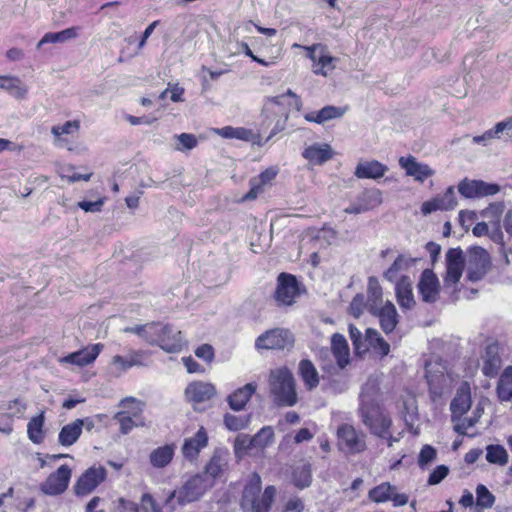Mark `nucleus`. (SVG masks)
<instances>
[{
  "instance_id": "8fccbe9b",
  "label": "nucleus",
  "mask_w": 512,
  "mask_h": 512,
  "mask_svg": "<svg viewBox=\"0 0 512 512\" xmlns=\"http://www.w3.org/2000/svg\"><path fill=\"white\" fill-rule=\"evenodd\" d=\"M495 496L488 490V488L479 484L476 487V505L481 508H491L494 505Z\"/></svg>"
},
{
  "instance_id": "774afa93",
  "label": "nucleus",
  "mask_w": 512,
  "mask_h": 512,
  "mask_svg": "<svg viewBox=\"0 0 512 512\" xmlns=\"http://www.w3.org/2000/svg\"><path fill=\"white\" fill-rule=\"evenodd\" d=\"M141 506L145 511H148V508L152 512H162L160 507L157 505L156 501L154 500L153 496L150 493H144L141 496Z\"/></svg>"
},
{
  "instance_id": "5701e85b",
  "label": "nucleus",
  "mask_w": 512,
  "mask_h": 512,
  "mask_svg": "<svg viewBox=\"0 0 512 512\" xmlns=\"http://www.w3.org/2000/svg\"><path fill=\"white\" fill-rule=\"evenodd\" d=\"M482 372L485 376L493 378L495 377L501 367V357L499 354V347L497 344H489L482 355Z\"/></svg>"
},
{
  "instance_id": "0eeeda50",
  "label": "nucleus",
  "mask_w": 512,
  "mask_h": 512,
  "mask_svg": "<svg viewBox=\"0 0 512 512\" xmlns=\"http://www.w3.org/2000/svg\"><path fill=\"white\" fill-rule=\"evenodd\" d=\"M157 328H160V331L153 336L150 345H157L167 353H178L182 350L185 342L181 331L174 329L171 325H162L161 323H157Z\"/></svg>"
},
{
  "instance_id": "1a4fd4ad",
  "label": "nucleus",
  "mask_w": 512,
  "mask_h": 512,
  "mask_svg": "<svg viewBox=\"0 0 512 512\" xmlns=\"http://www.w3.org/2000/svg\"><path fill=\"white\" fill-rule=\"evenodd\" d=\"M71 476V468L63 464L40 484V491L49 496L61 495L67 490Z\"/></svg>"
},
{
  "instance_id": "a211bd4d",
  "label": "nucleus",
  "mask_w": 512,
  "mask_h": 512,
  "mask_svg": "<svg viewBox=\"0 0 512 512\" xmlns=\"http://www.w3.org/2000/svg\"><path fill=\"white\" fill-rule=\"evenodd\" d=\"M457 206L454 187L450 186L442 195H438L429 201H425L421 206V212L424 215L431 214L437 210H453Z\"/></svg>"
},
{
  "instance_id": "603ef678",
  "label": "nucleus",
  "mask_w": 512,
  "mask_h": 512,
  "mask_svg": "<svg viewBox=\"0 0 512 512\" xmlns=\"http://www.w3.org/2000/svg\"><path fill=\"white\" fill-rule=\"evenodd\" d=\"M336 60H337V58L329 55L328 51L323 52L318 57V61H317L316 65L319 67L314 69V73L318 74V75H322V76H327V69L328 70L334 69L335 66L333 63Z\"/></svg>"
},
{
  "instance_id": "423d86ee",
  "label": "nucleus",
  "mask_w": 512,
  "mask_h": 512,
  "mask_svg": "<svg viewBox=\"0 0 512 512\" xmlns=\"http://www.w3.org/2000/svg\"><path fill=\"white\" fill-rule=\"evenodd\" d=\"M300 295V285L297 278L288 273H280L274 299L278 306H291Z\"/></svg>"
},
{
  "instance_id": "20e7f679",
  "label": "nucleus",
  "mask_w": 512,
  "mask_h": 512,
  "mask_svg": "<svg viewBox=\"0 0 512 512\" xmlns=\"http://www.w3.org/2000/svg\"><path fill=\"white\" fill-rule=\"evenodd\" d=\"M212 487L213 481L204 474L197 473L191 476L179 487V505L184 506L198 501Z\"/></svg>"
},
{
  "instance_id": "c85d7f7f",
  "label": "nucleus",
  "mask_w": 512,
  "mask_h": 512,
  "mask_svg": "<svg viewBox=\"0 0 512 512\" xmlns=\"http://www.w3.org/2000/svg\"><path fill=\"white\" fill-rule=\"evenodd\" d=\"M346 110L347 109L343 107L327 105L317 112L306 113L304 118L308 122L323 124L329 120L341 118L345 114Z\"/></svg>"
},
{
  "instance_id": "f03ea898",
  "label": "nucleus",
  "mask_w": 512,
  "mask_h": 512,
  "mask_svg": "<svg viewBox=\"0 0 512 512\" xmlns=\"http://www.w3.org/2000/svg\"><path fill=\"white\" fill-rule=\"evenodd\" d=\"M337 447L346 455H357L367 449L366 434L358 431L353 425L343 423L336 431Z\"/></svg>"
},
{
  "instance_id": "c756f323",
  "label": "nucleus",
  "mask_w": 512,
  "mask_h": 512,
  "mask_svg": "<svg viewBox=\"0 0 512 512\" xmlns=\"http://www.w3.org/2000/svg\"><path fill=\"white\" fill-rule=\"evenodd\" d=\"M421 258L419 257H409L405 254H400L394 260L392 265L384 272V278L389 282H395L398 280V273L401 271H406L410 267L414 266Z\"/></svg>"
},
{
  "instance_id": "e2e57ef3",
  "label": "nucleus",
  "mask_w": 512,
  "mask_h": 512,
  "mask_svg": "<svg viewBox=\"0 0 512 512\" xmlns=\"http://www.w3.org/2000/svg\"><path fill=\"white\" fill-rule=\"evenodd\" d=\"M368 296L373 298V305H376V302L382 299V288L378 280L373 276L368 279Z\"/></svg>"
},
{
  "instance_id": "39448f33",
  "label": "nucleus",
  "mask_w": 512,
  "mask_h": 512,
  "mask_svg": "<svg viewBox=\"0 0 512 512\" xmlns=\"http://www.w3.org/2000/svg\"><path fill=\"white\" fill-rule=\"evenodd\" d=\"M491 266L490 256L487 251L479 246L468 250L466 278L476 282L484 278Z\"/></svg>"
},
{
  "instance_id": "864d4df0",
  "label": "nucleus",
  "mask_w": 512,
  "mask_h": 512,
  "mask_svg": "<svg viewBox=\"0 0 512 512\" xmlns=\"http://www.w3.org/2000/svg\"><path fill=\"white\" fill-rule=\"evenodd\" d=\"M80 128V124L77 120L67 121L62 125H54L51 128V133L59 138L61 135L72 134L77 132Z\"/></svg>"
},
{
  "instance_id": "bf43d9fd",
  "label": "nucleus",
  "mask_w": 512,
  "mask_h": 512,
  "mask_svg": "<svg viewBox=\"0 0 512 512\" xmlns=\"http://www.w3.org/2000/svg\"><path fill=\"white\" fill-rule=\"evenodd\" d=\"M477 422V417H461L454 422V431L459 435H466L467 429L475 426Z\"/></svg>"
},
{
  "instance_id": "dca6fc26",
  "label": "nucleus",
  "mask_w": 512,
  "mask_h": 512,
  "mask_svg": "<svg viewBox=\"0 0 512 512\" xmlns=\"http://www.w3.org/2000/svg\"><path fill=\"white\" fill-rule=\"evenodd\" d=\"M368 310L372 315L379 318L381 329L385 334L391 333L398 324L396 307L390 301H387L380 308H378L377 305L370 304Z\"/></svg>"
},
{
  "instance_id": "9d476101",
  "label": "nucleus",
  "mask_w": 512,
  "mask_h": 512,
  "mask_svg": "<svg viewBox=\"0 0 512 512\" xmlns=\"http://www.w3.org/2000/svg\"><path fill=\"white\" fill-rule=\"evenodd\" d=\"M107 471L103 466H92L85 470L74 485L76 496L83 497L92 493L106 479Z\"/></svg>"
},
{
  "instance_id": "7c9ffc66",
  "label": "nucleus",
  "mask_w": 512,
  "mask_h": 512,
  "mask_svg": "<svg viewBox=\"0 0 512 512\" xmlns=\"http://www.w3.org/2000/svg\"><path fill=\"white\" fill-rule=\"evenodd\" d=\"M331 349L338 366L342 369L345 368L350 362V354L347 340L342 334H333L331 338Z\"/></svg>"
},
{
  "instance_id": "f3484780",
  "label": "nucleus",
  "mask_w": 512,
  "mask_h": 512,
  "mask_svg": "<svg viewBox=\"0 0 512 512\" xmlns=\"http://www.w3.org/2000/svg\"><path fill=\"white\" fill-rule=\"evenodd\" d=\"M103 349V344L97 343L88 345L78 351L72 352L60 359L61 363L71 364L78 367H84L91 363H93L101 350Z\"/></svg>"
},
{
  "instance_id": "2eb2a0df",
  "label": "nucleus",
  "mask_w": 512,
  "mask_h": 512,
  "mask_svg": "<svg viewBox=\"0 0 512 512\" xmlns=\"http://www.w3.org/2000/svg\"><path fill=\"white\" fill-rule=\"evenodd\" d=\"M417 288L424 302L435 303L438 300L440 283L436 274L432 270L425 269L421 273Z\"/></svg>"
},
{
  "instance_id": "6e6552de",
  "label": "nucleus",
  "mask_w": 512,
  "mask_h": 512,
  "mask_svg": "<svg viewBox=\"0 0 512 512\" xmlns=\"http://www.w3.org/2000/svg\"><path fill=\"white\" fill-rule=\"evenodd\" d=\"M358 414L369 432L376 437H379L392 427L391 417L383 411L381 406L363 409Z\"/></svg>"
},
{
  "instance_id": "3c124183",
  "label": "nucleus",
  "mask_w": 512,
  "mask_h": 512,
  "mask_svg": "<svg viewBox=\"0 0 512 512\" xmlns=\"http://www.w3.org/2000/svg\"><path fill=\"white\" fill-rule=\"evenodd\" d=\"M504 203L503 202H494L491 203L488 207L481 211V216L483 218L490 219L492 225L500 224V217L504 211Z\"/></svg>"
},
{
  "instance_id": "2f4dec72",
  "label": "nucleus",
  "mask_w": 512,
  "mask_h": 512,
  "mask_svg": "<svg viewBox=\"0 0 512 512\" xmlns=\"http://www.w3.org/2000/svg\"><path fill=\"white\" fill-rule=\"evenodd\" d=\"M80 29V27L74 26L59 32H48L44 34L41 40L37 43L36 48L41 49L45 44L64 43L71 39H75L78 37Z\"/></svg>"
},
{
  "instance_id": "aec40b11",
  "label": "nucleus",
  "mask_w": 512,
  "mask_h": 512,
  "mask_svg": "<svg viewBox=\"0 0 512 512\" xmlns=\"http://www.w3.org/2000/svg\"><path fill=\"white\" fill-rule=\"evenodd\" d=\"M185 395L191 402L203 403L216 395V388L211 383L194 381L186 387Z\"/></svg>"
},
{
  "instance_id": "473e14b6",
  "label": "nucleus",
  "mask_w": 512,
  "mask_h": 512,
  "mask_svg": "<svg viewBox=\"0 0 512 512\" xmlns=\"http://www.w3.org/2000/svg\"><path fill=\"white\" fill-rule=\"evenodd\" d=\"M227 466V457L221 451H215L211 456L210 460L204 467V471L201 474H204L208 479L215 483V479L219 477L224 468Z\"/></svg>"
},
{
  "instance_id": "4468645a",
  "label": "nucleus",
  "mask_w": 512,
  "mask_h": 512,
  "mask_svg": "<svg viewBox=\"0 0 512 512\" xmlns=\"http://www.w3.org/2000/svg\"><path fill=\"white\" fill-rule=\"evenodd\" d=\"M471 387L467 381H464L458 387L454 398L450 403L451 421L463 417L471 408Z\"/></svg>"
},
{
  "instance_id": "58836bf2",
  "label": "nucleus",
  "mask_w": 512,
  "mask_h": 512,
  "mask_svg": "<svg viewBox=\"0 0 512 512\" xmlns=\"http://www.w3.org/2000/svg\"><path fill=\"white\" fill-rule=\"evenodd\" d=\"M215 133L226 139H239L254 142V133L251 129L244 127L225 126L214 129Z\"/></svg>"
},
{
  "instance_id": "6ab92c4d",
  "label": "nucleus",
  "mask_w": 512,
  "mask_h": 512,
  "mask_svg": "<svg viewBox=\"0 0 512 512\" xmlns=\"http://www.w3.org/2000/svg\"><path fill=\"white\" fill-rule=\"evenodd\" d=\"M208 445V436L204 427L196 432L193 437L187 438L182 446V454L190 462L195 461L200 451Z\"/></svg>"
},
{
  "instance_id": "f257e3e1",
  "label": "nucleus",
  "mask_w": 512,
  "mask_h": 512,
  "mask_svg": "<svg viewBox=\"0 0 512 512\" xmlns=\"http://www.w3.org/2000/svg\"><path fill=\"white\" fill-rule=\"evenodd\" d=\"M270 394L278 406H294L297 402L294 377L287 367L274 369L269 376Z\"/></svg>"
},
{
  "instance_id": "4c0bfd02",
  "label": "nucleus",
  "mask_w": 512,
  "mask_h": 512,
  "mask_svg": "<svg viewBox=\"0 0 512 512\" xmlns=\"http://www.w3.org/2000/svg\"><path fill=\"white\" fill-rule=\"evenodd\" d=\"M114 419L120 424L122 434H128L134 427L144 425L140 412H134L133 415H130L129 412L120 411L115 414Z\"/></svg>"
},
{
  "instance_id": "412c9836",
  "label": "nucleus",
  "mask_w": 512,
  "mask_h": 512,
  "mask_svg": "<svg viewBox=\"0 0 512 512\" xmlns=\"http://www.w3.org/2000/svg\"><path fill=\"white\" fill-rule=\"evenodd\" d=\"M399 165L406 171L408 176L416 181L424 182L434 174V171L426 164L419 163L414 156L400 157Z\"/></svg>"
},
{
  "instance_id": "e433bc0d",
  "label": "nucleus",
  "mask_w": 512,
  "mask_h": 512,
  "mask_svg": "<svg viewBox=\"0 0 512 512\" xmlns=\"http://www.w3.org/2000/svg\"><path fill=\"white\" fill-rule=\"evenodd\" d=\"M146 353L144 351H132L127 356L115 355L112 358V364L119 367L121 371H127L133 366H143V359Z\"/></svg>"
},
{
  "instance_id": "c9c22d12",
  "label": "nucleus",
  "mask_w": 512,
  "mask_h": 512,
  "mask_svg": "<svg viewBox=\"0 0 512 512\" xmlns=\"http://www.w3.org/2000/svg\"><path fill=\"white\" fill-rule=\"evenodd\" d=\"M78 424L82 423L74 420L62 427L58 434V442L61 446L69 447L77 442L82 434L81 427Z\"/></svg>"
},
{
  "instance_id": "a18cd8bd",
  "label": "nucleus",
  "mask_w": 512,
  "mask_h": 512,
  "mask_svg": "<svg viewBox=\"0 0 512 512\" xmlns=\"http://www.w3.org/2000/svg\"><path fill=\"white\" fill-rule=\"evenodd\" d=\"M486 460L491 464L504 466L508 463V453L499 444H491L486 447Z\"/></svg>"
},
{
  "instance_id": "69168bd1",
  "label": "nucleus",
  "mask_w": 512,
  "mask_h": 512,
  "mask_svg": "<svg viewBox=\"0 0 512 512\" xmlns=\"http://www.w3.org/2000/svg\"><path fill=\"white\" fill-rule=\"evenodd\" d=\"M276 175L277 170L273 167H270L261 172L258 178H253L252 180H255L256 183L260 184L261 188H263V186L270 183L276 177Z\"/></svg>"
},
{
  "instance_id": "72a5a7b5",
  "label": "nucleus",
  "mask_w": 512,
  "mask_h": 512,
  "mask_svg": "<svg viewBox=\"0 0 512 512\" xmlns=\"http://www.w3.org/2000/svg\"><path fill=\"white\" fill-rule=\"evenodd\" d=\"M496 393L500 401L512 402V366L506 367L501 374Z\"/></svg>"
},
{
  "instance_id": "13d9d810",
  "label": "nucleus",
  "mask_w": 512,
  "mask_h": 512,
  "mask_svg": "<svg viewBox=\"0 0 512 512\" xmlns=\"http://www.w3.org/2000/svg\"><path fill=\"white\" fill-rule=\"evenodd\" d=\"M494 134L498 135V139L504 136L506 139L512 138V116L498 122L494 126Z\"/></svg>"
},
{
  "instance_id": "4d7b16f0",
  "label": "nucleus",
  "mask_w": 512,
  "mask_h": 512,
  "mask_svg": "<svg viewBox=\"0 0 512 512\" xmlns=\"http://www.w3.org/2000/svg\"><path fill=\"white\" fill-rule=\"evenodd\" d=\"M274 437V431L272 427L265 426L253 437L256 446H267Z\"/></svg>"
},
{
  "instance_id": "052dcab7",
  "label": "nucleus",
  "mask_w": 512,
  "mask_h": 512,
  "mask_svg": "<svg viewBox=\"0 0 512 512\" xmlns=\"http://www.w3.org/2000/svg\"><path fill=\"white\" fill-rule=\"evenodd\" d=\"M176 138L181 144V147H177V150L179 151L191 150L195 148L198 144L197 138L193 134L182 133L180 135H176Z\"/></svg>"
},
{
  "instance_id": "338daca9",
  "label": "nucleus",
  "mask_w": 512,
  "mask_h": 512,
  "mask_svg": "<svg viewBox=\"0 0 512 512\" xmlns=\"http://www.w3.org/2000/svg\"><path fill=\"white\" fill-rule=\"evenodd\" d=\"M195 355L206 362H211L214 359V349L210 344H202L195 350Z\"/></svg>"
},
{
  "instance_id": "5fc2aeb1",
  "label": "nucleus",
  "mask_w": 512,
  "mask_h": 512,
  "mask_svg": "<svg viewBox=\"0 0 512 512\" xmlns=\"http://www.w3.org/2000/svg\"><path fill=\"white\" fill-rule=\"evenodd\" d=\"M437 452L431 445H424L418 456V464L420 468H425L429 463L436 459Z\"/></svg>"
},
{
  "instance_id": "7ed1b4c3",
  "label": "nucleus",
  "mask_w": 512,
  "mask_h": 512,
  "mask_svg": "<svg viewBox=\"0 0 512 512\" xmlns=\"http://www.w3.org/2000/svg\"><path fill=\"white\" fill-rule=\"evenodd\" d=\"M295 338L286 328H273L260 334L255 340L256 350H290L293 348Z\"/></svg>"
},
{
  "instance_id": "09e8293b",
  "label": "nucleus",
  "mask_w": 512,
  "mask_h": 512,
  "mask_svg": "<svg viewBox=\"0 0 512 512\" xmlns=\"http://www.w3.org/2000/svg\"><path fill=\"white\" fill-rule=\"evenodd\" d=\"M251 415L236 416L230 413L224 415V425L230 431H239L248 427Z\"/></svg>"
},
{
  "instance_id": "49530a36",
  "label": "nucleus",
  "mask_w": 512,
  "mask_h": 512,
  "mask_svg": "<svg viewBox=\"0 0 512 512\" xmlns=\"http://www.w3.org/2000/svg\"><path fill=\"white\" fill-rule=\"evenodd\" d=\"M157 323L158 322H151L143 325L127 327L124 329V331L127 333L136 334L143 338L148 344H151V341H153V336L156 335L157 331H160V328H157Z\"/></svg>"
},
{
  "instance_id": "ddd939ff",
  "label": "nucleus",
  "mask_w": 512,
  "mask_h": 512,
  "mask_svg": "<svg viewBox=\"0 0 512 512\" xmlns=\"http://www.w3.org/2000/svg\"><path fill=\"white\" fill-rule=\"evenodd\" d=\"M465 265L463 251L460 248H450L446 253V275L444 284L455 285L459 282Z\"/></svg>"
},
{
  "instance_id": "cd10ccee",
  "label": "nucleus",
  "mask_w": 512,
  "mask_h": 512,
  "mask_svg": "<svg viewBox=\"0 0 512 512\" xmlns=\"http://www.w3.org/2000/svg\"><path fill=\"white\" fill-rule=\"evenodd\" d=\"M379 386L375 380H368L362 387L360 393V405L358 412L363 409L379 407L378 403Z\"/></svg>"
},
{
  "instance_id": "393cba45",
  "label": "nucleus",
  "mask_w": 512,
  "mask_h": 512,
  "mask_svg": "<svg viewBox=\"0 0 512 512\" xmlns=\"http://www.w3.org/2000/svg\"><path fill=\"white\" fill-rule=\"evenodd\" d=\"M388 167L377 160L359 162L354 175L359 179H378L385 175Z\"/></svg>"
},
{
  "instance_id": "de8ad7c7",
  "label": "nucleus",
  "mask_w": 512,
  "mask_h": 512,
  "mask_svg": "<svg viewBox=\"0 0 512 512\" xmlns=\"http://www.w3.org/2000/svg\"><path fill=\"white\" fill-rule=\"evenodd\" d=\"M261 492V477L253 473L249 482L245 485L242 495L243 503H250L259 496Z\"/></svg>"
},
{
  "instance_id": "4be33fe9",
  "label": "nucleus",
  "mask_w": 512,
  "mask_h": 512,
  "mask_svg": "<svg viewBox=\"0 0 512 512\" xmlns=\"http://www.w3.org/2000/svg\"><path fill=\"white\" fill-rule=\"evenodd\" d=\"M256 390V383H247L243 387L237 388L231 394H229L226 398V401L232 410L242 411L245 409L246 404L250 401Z\"/></svg>"
},
{
  "instance_id": "bb28decb",
  "label": "nucleus",
  "mask_w": 512,
  "mask_h": 512,
  "mask_svg": "<svg viewBox=\"0 0 512 512\" xmlns=\"http://www.w3.org/2000/svg\"><path fill=\"white\" fill-rule=\"evenodd\" d=\"M302 156L314 165H321L333 157L329 144H313L304 149Z\"/></svg>"
},
{
  "instance_id": "ea45409f",
  "label": "nucleus",
  "mask_w": 512,
  "mask_h": 512,
  "mask_svg": "<svg viewBox=\"0 0 512 512\" xmlns=\"http://www.w3.org/2000/svg\"><path fill=\"white\" fill-rule=\"evenodd\" d=\"M275 495V486H267L261 497L258 496L256 500L249 503L251 505L252 512H269L274 502Z\"/></svg>"
},
{
  "instance_id": "37998d69",
  "label": "nucleus",
  "mask_w": 512,
  "mask_h": 512,
  "mask_svg": "<svg viewBox=\"0 0 512 512\" xmlns=\"http://www.w3.org/2000/svg\"><path fill=\"white\" fill-rule=\"evenodd\" d=\"M0 89L7 90L19 99L24 98L27 93V89L22 85L20 79L12 76L0 77Z\"/></svg>"
},
{
  "instance_id": "680f3d73",
  "label": "nucleus",
  "mask_w": 512,
  "mask_h": 512,
  "mask_svg": "<svg viewBox=\"0 0 512 512\" xmlns=\"http://www.w3.org/2000/svg\"><path fill=\"white\" fill-rule=\"evenodd\" d=\"M449 474V468L446 465H438L429 475L428 484L437 485Z\"/></svg>"
},
{
  "instance_id": "79ce46f5",
  "label": "nucleus",
  "mask_w": 512,
  "mask_h": 512,
  "mask_svg": "<svg viewBox=\"0 0 512 512\" xmlns=\"http://www.w3.org/2000/svg\"><path fill=\"white\" fill-rule=\"evenodd\" d=\"M396 490V487L391 485L389 482H383L373 487L369 491L368 497L372 502L385 503L390 501V498L393 496V492Z\"/></svg>"
},
{
  "instance_id": "0e129e2a",
  "label": "nucleus",
  "mask_w": 512,
  "mask_h": 512,
  "mask_svg": "<svg viewBox=\"0 0 512 512\" xmlns=\"http://www.w3.org/2000/svg\"><path fill=\"white\" fill-rule=\"evenodd\" d=\"M364 307H365L364 296L362 294H357L352 299V301L350 303L349 310H350L351 315H353L356 318H359L364 311Z\"/></svg>"
},
{
  "instance_id": "f8f14e48",
  "label": "nucleus",
  "mask_w": 512,
  "mask_h": 512,
  "mask_svg": "<svg viewBox=\"0 0 512 512\" xmlns=\"http://www.w3.org/2000/svg\"><path fill=\"white\" fill-rule=\"evenodd\" d=\"M382 203V193L377 188L361 191L351 204L344 209L348 214H361L373 210Z\"/></svg>"
},
{
  "instance_id": "a878e982",
  "label": "nucleus",
  "mask_w": 512,
  "mask_h": 512,
  "mask_svg": "<svg viewBox=\"0 0 512 512\" xmlns=\"http://www.w3.org/2000/svg\"><path fill=\"white\" fill-rule=\"evenodd\" d=\"M176 445L174 443L165 444L152 450L149 454V462L152 467L162 469L167 467L173 460Z\"/></svg>"
},
{
  "instance_id": "6e6d98bb",
  "label": "nucleus",
  "mask_w": 512,
  "mask_h": 512,
  "mask_svg": "<svg viewBox=\"0 0 512 512\" xmlns=\"http://www.w3.org/2000/svg\"><path fill=\"white\" fill-rule=\"evenodd\" d=\"M348 330L350 339L352 341L356 353L360 354L362 351L365 352L366 347L364 346V342L362 341L361 331L353 324L349 325Z\"/></svg>"
},
{
  "instance_id": "9b49d317",
  "label": "nucleus",
  "mask_w": 512,
  "mask_h": 512,
  "mask_svg": "<svg viewBox=\"0 0 512 512\" xmlns=\"http://www.w3.org/2000/svg\"><path fill=\"white\" fill-rule=\"evenodd\" d=\"M458 192L467 199L493 196L500 191V186L483 180L464 178L458 183Z\"/></svg>"
},
{
  "instance_id": "b1692460",
  "label": "nucleus",
  "mask_w": 512,
  "mask_h": 512,
  "mask_svg": "<svg viewBox=\"0 0 512 512\" xmlns=\"http://www.w3.org/2000/svg\"><path fill=\"white\" fill-rule=\"evenodd\" d=\"M395 292L397 297V302L400 307L405 309H411L415 305V300L412 291V282L410 277L401 276L395 282Z\"/></svg>"
},
{
  "instance_id": "a19ab883",
  "label": "nucleus",
  "mask_w": 512,
  "mask_h": 512,
  "mask_svg": "<svg viewBox=\"0 0 512 512\" xmlns=\"http://www.w3.org/2000/svg\"><path fill=\"white\" fill-rule=\"evenodd\" d=\"M44 413L32 417L27 424V434L29 440L34 444H40L44 440Z\"/></svg>"
},
{
  "instance_id": "f704fd0d",
  "label": "nucleus",
  "mask_w": 512,
  "mask_h": 512,
  "mask_svg": "<svg viewBox=\"0 0 512 512\" xmlns=\"http://www.w3.org/2000/svg\"><path fill=\"white\" fill-rule=\"evenodd\" d=\"M299 374L308 389H314L319 384V375L314 364L309 359H303L299 362Z\"/></svg>"
},
{
  "instance_id": "c03bdc74",
  "label": "nucleus",
  "mask_w": 512,
  "mask_h": 512,
  "mask_svg": "<svg viewBox=\"0 0 512 512\" xmlns=\"http://www.w3.org/2000/svg\"><path fill=\"white\" fill-rule=\"evenodd\" d=\"M293 484L299 489H305L312 483L311 466L304 464L294 469L292 474Z\"/></svg>"
}]
</instances>
